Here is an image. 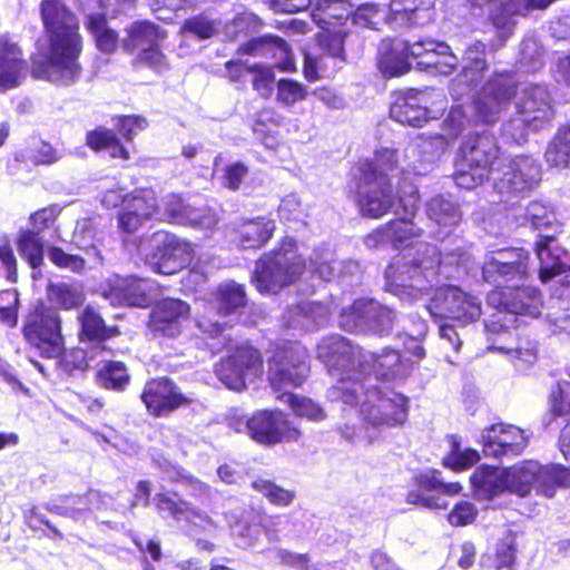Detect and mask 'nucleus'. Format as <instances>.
<instances>
[{
    "instance_id": "nucleus-1",
    "label": "nucleus",
    "mask_w": 570,
    "mask_h": 570,
    "mask_svg": "<svg viewBox=\"0 0 570 570\" xmlns=\"http://www.w3.org/2000/svg\"><path fill=\"white\" fill-rule=\"evenodd\" d=\"M38 10L47 49L37 47L30 55L31 76L57 86H71L82 75L79 19L65 0H40Z\"/></svg>"
},
{
    "instance_id": "nucleus-2",
    "label": "nucleus",
    "mask_w": 570,
    "mask_h": 570,
    "mask_svg": "<svg viewBox=\"0 0 570 570\" xmlns=\"http://www.w3.org/2000/svg\"><path fill=\"white\" fill-rule=\"evenodd\" d=\"M397 167L395 150L385 149L374 160L358 161L347 184V195L363 217L379 219L396 203L389 170Z\"/></svg>"
},
{
    "instance_id": "nucleus-3",
    "label": "nucleus",
    "mask_w": 570,
    "mask_h": 570,
    "mask_svg": "<svg viewBox=\"0 0 570 570\" xmlns=\"http://www.w3.org/2000/svg\"><path fill=\"white\" fill-rule=\"evenodd\" d=\"M306 268V259L298 252L297 239L285 235L272 249L264 252L255 261L250 282L263 295L278 294L296 284Z\"/></svg>"
},
{
    "instance_id": "nucleus-4",
    "label": "nucleus",
    "mask_w": 570,
    "mask_h": 570,
    "mask_svg": "<svg viewBox=\"0 0 570 570\" xmlns=\"http://www.w3.org/2000/svg\"><path fill=\"white\" fill-rule=\"evenodd\" d=\"M504 160L505 156L493 134L470 132L455 153L458 169L453 173V179L459 187L473 189L489 180L494 171H500Z\"/></svg>"
},
{
    "instance_id": "nucleus-5",
    "label": "nucleus",
    "mask_w": 570,
    "mask_h": 570,
    "mask_svg": "<svg viewBox=\"0 0 570 570\" xmlns=\"http://www.w3.org/2000/svg\"><path fill=\"white\" fill-rule=\"evenodd\" d=\"M411 259L394 258L385 269V287L395 295L415 297L422 294L431 278L440 274L441 253L430 244H424Z\"/></svg>"
},
{
    "instance_id": "nucleus-6",
    "label": "nucleus",
    "mask_w": 570,
    "mask_h": 570,
    "mask_svg": "<svg viewBox=\"0 0 570 570\" xmlns=\"http://www.w3.org/2000/svg\"><path fill=\"white\" fill-rule=\"evenodd\" d=\"M20 333L27 346L42 358H56L63 347L62 320L58 309L38 298L22 314Z\"/></svg>"
},
{
    "instance_id": "nucleus-7",
    "label": "nucleus",
    "mask_w": 570,
    "mask_h": 570,
    "mask_svg": "<svg viewBox=\"0 0 570 570\" xmlns=\"http://www.w3.org/2000/svg\"><path fill=\"white\" fill-rule=\"evenodd\" d=\"M228 424L236 430L244 424L248 436L264 446L297 443L303 436L301 429L281 409L257 410L246 420L230 417Z\"/></svg>"
},
{
    "instance_id": "nucleus-8",
    "label": "nucleus",
    "mask_w": 570,
    "mask_h": 570,
    "mask_svg": "<svg viewBox=\"0 0 570 570\" xmlns=\"http://www.w3.org/2000/svg\"><path fill=\"white\" fill-rule=\"evenodd\" d=\"M116 130L98 126L85 135V145L94 153L108 151L111 159L128 161L129 149L121 141L131 142L138 132L148 127V120L141 115H119L115 117Z\"/></svg>"
},
{
    "instance_id": "nucleus-9",
    "label": "nucleus",
    "mask_w": 570,
    "mask_h": 570,
    "mask_svg": "<svg viewBox=\"0 0 570 570\" xmlns=\"http://www.w3.org/2000/svg\"><path fill=\"white\" fill-rule=\"evenodd\" d=\"M307 350L298 343L287 342L277 346L268 360L267 379L274 391L287 386L299 387L308 372Z\"/></svg>"
},
{
    "instance_id": "nucleus-10",
    "label": "nucleus",
    "mask_w": 570,
    "mask_h": 570,
    "mask_svg": "<svg viewBox=\"0 0 570 570\" xmlns=\"http://www.w3.org/2000/svg\"><path fill=\"white\" fill-rule=\"evenodd\" d=\"M432 316L466 326L479 321L482 315L480 298L456 285L439 287L429 303Z\"/></svg>"
},
{
    "instance_id": "nucleus-11",
    "label": "nucleus",
    "mask_w": 570,
    "mask_h": 570,
    "mask_svg": "<svg viewBox=\"0 0 570 570\" xmlns=\"http://www.w3.org/2000/svg\"><path fill=\"white\" fill-rule=\"evenodd\" d=\"M409 416V399L396 392L387 395L377 386H372L368 400L361 406L362 421L375 429L403 425Z\"/></svg>"
},
{
    "instance_id": "nucleus-12",
    "label": "nucleus",
    "mask_w": 570,
    "mask_h": 570,
    "mask_svg": "<svg viewBox=\"0 0 570 570\" xmlns=\"http://www.w3.org/2000/svg\"><path fill=\"white\" fill-rule=\"evenodd\" d=\"M140 400L145 405L147 414L155 419L168 417L174 412L187 407L194 402L168 376L147 380L141 390Z\"/></svg>"
},
{
    "instance_id": "nucleus-13",
    "label": "nucleus",
    "mask_w": 570,
    "mask_h": 570,
    "mask_svg": "<svg viewBox=\"0 0 570 570\" xmlns=\"http://www.w3.org/2000/svg\"><path fill=\"white\" fill-rule=\"evenodd\" d=\"M191 314L190 305L180 298L163 297L150 308L146 323L153 338L174 340L181 335Z\"/></svg>"
},
{
    "instance_id": "nucleus-14",
    "label": "nucleus",
    "mask_w": 570,
    "mask_h": 570,
    "mask_svg": "<svg viewBox=\"0 0 570 570\" xmlns=\"http://www.w3.org/2000/svg\"><path fill=\"white\" fill-rule=\"evenodd\" d=\"M364 350L342 335H328L317 345V358L332 375L362 374Z\"/></svg>"
},
{
    "instance_id": "nucleus-15",
    "label": "nucleus",
    "mask_w": 570,
    "mask_h": 570,
    "mask_svg": "<svg viewBox=\"0 0 570 570\" xmlns=\"http://www.w3.org/2000/svg\"><path fill=\"white\" fill-rule=\"evenodd\" d=\"M554 116L553 98L548 85L531 83L523 89L512 121L537 131L549 125Z\"/></svg>"
},
{
    "instance_id": "nucleus-16",
    "label": "nucleus",
    "mask_w": 570,
    "mask_h": 570,
    "mask_svg": "<svg viewBox=\"0 0 570 570\" xmlns=\"http://www.w3.org/2000/svg\"><path fill=\"white\" fill-rule=\"evenodd\" d=\"M462 67L450 80L451 96L459 100L473 91L484 79L489 69L487 60V43L482 40L470 42L462 52Z\"/></svg>"
},
{
    "instance_id": "nucleus-17",
    "label": "nucleus",
    "mask_w": 570,
    "mask_h": 570,
    "mask_svg": "<svg viewBox=\"0 0 570 570\" xmlns=\"http://www.w3.org/2000/svg\"><path fill=\"white\" fill-rule=\"evenodd\" d=\"M160 209L159 197L153 187H136L126 206L118 212L117 227L124 235H134L145 222L156 218Z\"/></svg>"
},
{
    "instance_id": "nucleus-18",
    "label": "nucleus",
    "mask_w": 570,
    "mask_h": 570,
    "mask_svg": "<svg viewBox=\"0 0 570 570\" xmlns=\"http://www.w3.org/2000/svg\"><path fill=\"white\" fill-rule=\"evenodd\" d=\"M194 246L173 234H163L161 239L147 255L146 263L160 275H175L186 268L194 258Z\"/></svg>"
},
{
    "instance_id": "nucleus-19",
    "label": "nucleus",
    "mask_w": 570,
    "mask_h": 570,
    "mask_svg": "<svg viewBox=\"0 0 570 570\" xmlns=\"http://www.w3.org/2000/svg\"><path fill=\"white\" fill-rule=\"evenodd\" d=\"M262 365L261 352L253 346L243 345L216 364L215 374L226 387L242 391L246 387V375L261 370Z\"/></svg>"
},
{
    "instance_id": "nucleus-20",
    "label": "nucleus",
    "mask_w": 570,
    "mask_h": 570,
    "mask_svg": "<svg viewBox=\"0 0 570 570\" xmlns=\"http://www.w3.org/2000/svg\"><path fill=\"white\" fill-rule=\"evenodd\" d=\"M497 179L495 187L500 194L523 195L535 187L541 180V168L528 156H505L504 165Z\"/></svg>"
},
{
    "instance_id": "nucleus-21",
    "label": "nucleus",
    "mask_w": 570,
    "mask_h": 570,
    "mask_svg": "<svg viewBox=\"0 0 570 570\" xmlns=\"http://www.w3.org/2000/svg\"><path fill=\"white\" fill-rule=\"evenodd\" d=\"M489 299L498 309L511 315L537 318L541 315L542 294L533 286H499L489 294Z\"/></svg>"
},
{
    "instance_id": "nucleus-22",
    "label": "nucleus",
    "mask_w": 570,
    "mask_h": 570,
    "mask_svg": "<svg viewBox=\"0 0 570 570\" xmlns=\"http://www.w3.org/2000/svg\"><path fill=\"white\" fill-rule=\"evenodd\" d=\"M394 318L393 309L374 301L356 299L341 312L340 325L350 332H357L364 327L389 331L392 328Z\"/></svg>"
},
{
    "instance_id": "nucleus-23",
    "label": "nucleus",
    "mask_w": 570,
    "mask_h": 570,
    "mask_svg": "<svg viewBox=\"0 0 570 570\" xmlns=\"http://www.w3.org/2000/svg\"><path fill=\"white\" fill-rule=\"evenodd\" d=\"M481 445L483 454L489 458L515 456L528 446V438L515 425L494 423L483 430Z\"/></svg>"
},
{
    "instance_id": "nucleus-24",
    "label": "nucleus",
    "mask_w": 570,
    "mask_h": 570,
    "mask_svg": "<svg viewBox=\"0 0 570 570\" xmlns=\"http://www.w3.org/2000/svg\"><path fill=\"white\" fill-rule=\"evenodd\" d=\"M505 259L492 258L484 268V279L499 286H509L512 281H524L531 276L530 254L522 248L504 249Z\"/></svg>"
},
{
    "instance_id": "nucleus-25",
    "label": "nucleus",
    "mask_w": 570,
    "mask_h": 570,
    "mask_svg": "<svg viewBox=\"0 0 570 570\" xmlns=\"http://www.w3.org/2000/svg\"><path fill=\"white\" fill-rule=\"evenodd\" d=\"M237 53L252 56L269 61V66L282 71L294 70L289 45L279 36L263 35L240 43Z\"/></svg>"
},
{
    "instance_id": "nucleus-26",
    "label": "nucleus",
    "mask_w": 570,
    "mask_h": 570,
    "mask_svg": "<svg viewBox=\"0 0 570 570\" xmlns=\"http://www.w3.org/2000/svg\"><path fill=\"white\" fill-rule=\"evenodd\" d=\"M534 250L540 262L539 278L542 283L570 272V253L558 243L557 235H539Z\"/></svg>"
},
{
    "instance_id": "nucleus-27",
    "label": "nucleus",
    "mask_w": 570,
    "mask_h": 570,
    "mask_svg": "<svg viewBox=\"0 0 570 570\" xmlns=\"http://www.w3.org/2000/svg\"><path fill=\"white\" fill-rule=\"evenodd\" d=\"M31 73V62L24 59L21 47L16 42L0 41V92L19 87Z\"/></svg>"
},
{
    "instance_id": "nucleus-28",
    "label": "nucleus",
    "mask_w": 570,
    "mask_h": 570,
    "mask_svg": "<svg viewBox=\"0 0 570 570\" xmlns=\"http://www.w3.org/2000/svg\"><path fill=\"white\" fill-rule=\"evenodd\" d=\"M276 230L274 219L266 216L244 219L232 228V240L243 249L263 248Z\"/></svg>"
},
{
    "instance_id": "nucleus-29",
    "label": "nucleus",
    "mask_w": 570,
    "mask_h": 570,
    "mask_svg": "<svg viewBox=\"0 0 570 570\" xmlns=\"http://www.w3.org/2000/svg\"><path fill=\"white\" fill-rule=\"evenodd\" d=\"M519 532L512 529L502 531L491 548L482 554V566L491 570H517Z\"/></svg>"
},
{
    "instance_id": "nucleus-30",
    "label": "nucleus",
    "mask_w": 570,
    "mask_h": 570,
    "mask_svg": "<svg viewBox=\"0 0 570 570\" xmlns=\"http://www.w3.org/2000/svg\"><path fill=\"white\" fill-rule=\"evenodd\" d=\"M365 375L358 373H345L335 375L336 382L327 389V397L333 402H341L351 407L361 406L364 401L368 400V393L372 387H366L363 377Z\"/></svg>"
},
{
    "instance_id": "nucleus-31",
    "label": "nucleus",
    "mask_w": 570,
    "mask_h": 570,
    "mask_svg": "<svg viewBox=\"0 0 570 570\" xmlns=\"http://www.w3.org/2000/svg\"><path fill=\"white\" fill-rule=\"evenodd\" d=\"M434 9L435 0H391L389 20L399 26H421Z\"/></svg>"
},
{
    "instance_id": "nucleus-32",
    "label": "nucleus",
    "mask_w": 570,
    "mask_h": 570,
    "mask_svg": "<svg viewBox=\"0 0 570 570\" xmlns=\"http://www.w3.org/2000/svg\"><path fill=\"white\" fill-rule=\"evenodd\" d=\"M126 36L121 40L125 52L132 55L146 46L161 42L167 31L151 20H135L125 28Z\"/></svg>"
},
{
    "instance_id": "nucleus-33",
    "label": "nucleus",
    "mask_w": 570,
    "mask_h": 570,
    "mask_svg": "<svg viewBox=\"0 0 570 570\" xmlns=\"http://www.w3.org/2000/svg\"><path fill=\"white\" fill-rule=\"evenodd\" d=\"M379 68L387 77L404 75L411 69L407 41L401 38L385 40L380 50Z\"/></svg>"
},
{
    "instance_id": "nucleus-34",
    "label": "nucleus",
    "mask_w": 570,
    "mask_h": 570,
    "mask_svg": "<svg viewBox=\"0 0 570 570\" xmlns=\"http://www.w3.org/2000/svg\"><path fill=\"white\" fill-rule=\"evenodd\" d=\"M470 482L478 500L490 501L508 492L504 468L480 465L471 474Z\"/></svg>"
},
{
    "instance_id": "nucleus-35",
    "label": "nucleus",
    "mask_w": 570,
    "mask_h": 570,
    "mask_svg": "<svg viewBox=\"0 0 570 570\" xmlns=\"http://www.w3.org/2000/svg\"><path fill=\"white\" fill-rule=\"evenodd\" d=\"M78 321L80 324L79 336L82 342L100 345L121 334L118 325L107 326L100 313L91 305H87L82 309Z\"/></svg>"
},
{
    "instance_id": "nucleus-36",
    "label": "nucleus",
    "mask_w": 570,
    "mask_h": 570,
    "mask_svg": "<svg viewBox=\"0 0 570 570\" xmlns=\"http://www.w3.org/2000/svg\"><path fill=\"white\" fill-rule=\"evenodd\" d=\"M363 356L362 375H374L380 380H389L401 373L402 357L395 350H383L381 354L364 351Z\"/></svg>"
},
{
    "instance_id": "nucleus-37",
    "label": "nucleus",
    "mask_w": 570,
    "mask_h": 570,
    "mask_svg": "<svg viewBox=\"0 0 570 570\" xmlns=\"http://www.w3.org/2000/svg\"><path fill=\"white\" fill-rule=\"evenodd\" d=\"M570 487V468L558 463L541 464L535 461V492L552 498L558 488Z\"/></svg>"
},
{
    "instance_id": "nucleus-38",
    "label": "nucleus",
    "mask_w": 570,
    "mask_h": 570,
    "mask_svg": "<svg viewBox=\"0 0 570 570\" xmlns=\"http://www.w3.org/2000/svg\"><path fill=\"white\" fill-rule=\"evenodd\" d=\"M519 82L512 70L493 71L482 87L487 99L508 106L518 92Z\"/></svg>"
},
{
    "instance_id": "nucleus-39",
    "label": "nucleus",
    "mask_w": 570,
    "mask_h": 570,
    "mask_svg": "<svg viewBox=\"0 0 570 570\" xmlns=\"http://www.w3.org/2000/svg\"><path fill=\"white\" fill-rule=\"evenodd\" d=\"M504 474L508 492L525 498L535 488V460H522L504 468Z\"/></svg>"
},
{
    "instance_id": "nucleus-40",
    "label": "nucleus",
    "mask_w": 570,
    "mask_h": 570,
    "mask_svg": "<svg viewBox=\"0 0 570 570\" xmlns=\"http://www.w3.org/2000/svg\"><path fill=\"white\" fill-rule=\"evenodd\" d=\"M215 304L220 316L242 314L247 306L245 286L234 281L220 284L215 293Z\"/></svg>"
},
{
    "instance_id": "nucleus-41",
    "label": "nucleus",
    "mask_w": 570,
    "mask_h": 570,
    "mask_svg": "<svg viewBox=\"0 0 570 570\" xmlns=\"http://www.w3.org/2000/svg\"><path fill=\"white\" fill-rule=\"evenodd\" d=\"M153 503L160 517L170 518L175 521H180L188 515H199L198 510L175 490L157 492Z\"/></svg>"
},
{
    "instance_id": "nucleus-42",
    "label": "nucleus",
    "mask_w": 570,
    "mask_h": 570,
    "mask_svg": "<svg viewBox=\"0 0 570 570\" xmlns=\"http://www.w3.org/2000/svg\"><path fill=\"white\" fill-rule=\"evenodd\" d=\"M95 491L85 493H67L57 495L47 504L46 509L55 514L77 519L92 510V497Z\"/></svg>"
},
{
    "instance_id": "nucleus-43",
    "label": "nucleus",
    "mask_w": 570,
    "mask_h": 570,
    "mask_svg": "<svg viewBox=\"0 0 570 570\" xmlns=\"http://www.w3.org/2000/svg\"><path fill=\"white\" fill-rule=\"evenodd\" d=\"M391 116L397 122L412 127H422L430 118V110L414 95L396 99L391 107Z\"/></svg>"
},
{
    "instance_id": "nucleus-44",
    "label": "nucleus",
    "mask_w": 570,
    "mask_h": 570,
    "mask_svg": "<svg viewBox=\"0 0 570 570\" xmlns=\"http://www.w3.org/2000/svg\"><path fill=\"white\" fill-rule=\"evenodd\" d=\"M85 27L92 36L95 45L100 52L111 55L117 50L119 35L116 30L108 27L106 13L92 12L88 14Z\"/></svg>"
},
{
    "instance_id": "nucleus-45",
    "label": "nucleus",
    "mask_w": 570,
    "mask_h": 570,
    "mask_svg": "<svg viewBox=\"0 0 570 570\" xmlns=\"http://www.w3.org/2000/svg\"><path fill=\"white\" fill-rule=\"evenodd\" d=\"M47 303L55 306L58 311H71L80 308L85 301V293L77 286L69 283H48L46 285Z\"/></svg>"
},
{
    "instance_id": "nucleus-46",
    "label": "nucleus",
    "mask_w": 570,
    "mask_h": 570,
    "mask_svg": "<svg viewBox=\"0 0 570 570\" xmlns=\"http://www.w3.org/2000/svg\"><path fill=\"white\" fill-rule=\"evenodd\" d=\"M423 230L417 227L410 219H392L382 229L377 230L374 235L367 237H377L383 234L386 235L392 246L396 249L407 247L412 244L414 238H419Z\"/></svg>"
},
{
    "instance_id": "nucleus-47",
    "label": "nucleus",
    "mask_w": 570,
    "mask_h": 570,
    "mask_svg": "<svg viewBox=\"0 0 570 570\" xmlns=\"http://www.w3.org/2000/svg\"><path fill=\"white\" fill-rule=\"evenodd\" d=\"M130 380L128 367L122 361H106L96 373L98 385L108 391L122 392Z\"/></svg>"
},
{
    "instance_id": "nucleus-48",
    "label": "nucleus",
    "mask_w": 570,
    "mask_h": 570,
    "mask_svg": "<svg viewBox=\"0 0 570 570\" xmlns=\"http://www.w3.org/2000/svg\"><path fill=\"white\" fill-rule=\"evenodd\" d=\"M428 216L440 228H443L445 234H449L461 222L459 206L442 196H435L429 202Z\"/></svg>"
},
{
    "instance_id": "nucleus-49",
    "label": "nucleus",
    "mask_w": 570,
    "mask_h": 570,
    "mask_svg": "<svg viewBox=\"0 0 570 570\" xmlns=\"http://www.w3.org/2000/svg\"><path fill=\"white\" fill-rule=\"evenodd\" d=\"M16 245L21 258L32 269H40L45 263V244L41 235L31 229L19 233Z\"/></svg>"
},
{
    "instance_id": "nucleus-50",
    "label": "nucleus",
    "mask_w": 570,
    "mask_h": 570,
    "mask_svg": "<svg viewBox=\"0 0 570 570\" xmlns=\"http://www.w3.org/2000/svg\"><path fill=\"white\" fill-rule=\"evenodd\" d=\"M252 490L262 494L272 505L286 508L296 499V491L286 489L277 484L275 481L256 476L249 483Z\"/></svg>"
},
{
    "instance_id": "nucleus-51",
    "label": "nucleus",
    "mask_w": 570,
    "mask_h": 570,
    "mask_svg": "<svg viewBox=\"0 0 570 570\" xmlns=\"http://www.w3.org/2000/svg\"><path fill=\"white\" fill-rule=\"evenodd\" d=\"M134 69H149L156 75H161L170 69V62L163 51L160 42L146 46L136 52L130 61Z\"/></svg>"
},
{
    "instance_id": "nucleus-52",
    "label": "nucleus",
    "mask_w": 570,
    "mask_h": 570,
    "mask_svg": "<svg viewBox=\"0 0 570 570\" xmlns=\"http://www.w3.org/2000/svg\"><path fill=\"white\" fill-rule=\"evenodd\" d=\"M459 66L458 57L452 52L451 47L446 43V48H434L433 55L428 59L417 62V69L431 75L450 76Z\"/></svg>"
},
{
    "instance_id": "nucleus-53",
    "label": "nucleus",
    "mask_w": 570,
    "mask_h": 570,
    "mask_svg": "<svg viewBox=\"0 0 570 570\" xmlns=\"http://www.w3.org/2000/svg\"><path fill=\"white\" fill-rule=\"evenodd\" d=\"M547 161L558 168H570V126L560 128L546 150Z\"/></svg>"
},
{
    "instance_id": "nucleus-54",
    "label": "nucleus",
    "mask_w": 570,
    "mask_h": 570,
    "mask_svg": "<svg viewBox=\"0 0 570 570\" xmlns=\"http://www.w3.org/2000/svg\"><path fill=\"white\" fill-rule=\"evenodd\" d=\"M351 16L352 10L336 1L321 9L314 17L322 30H337L346 29V22Z\"/></svg>"
},
{
    "instance_id": "nucleus-55",
    "label": "nucleus",
    "mask_w": 570,
    "mask_h": 570,
    "mask_svg": "<svg viewBox=\"0 0 570 570\" xmlns=\"http://www.w3.org/2000/svg\"><path fill=\"white\" fill-rule=\"evenodd\" d=\"M348 35L347 29L322 30L318 35V43L322 48L324 59H333L343 62L346 60L345 38Z\"/></svg>"
},
{
    "instance_id": "nucleus-56",
    "label": "nucleus",
    "mask_w": 570,
    "mask_h": 570,
    "mask_svg": "<svg viewBox=\"0 0 570 570\" xmlns=\"http://www.w3.org/2000/svg\"><path fill=\"white\" fill-rule=\"evenodd\" d=\"M278 399L287 403L298 416H304L313 421H320L325 417L324 410L306 396L295 393H284L279 395Z\"/></svg>"
},
{
    "instance_id": "nucleus-57",
    "label": "nucleus",
    "mask_w": 570,
    "mask_h": 570,
    "mask_svg": "<svg viewBox=\"0 0 570 570\" xmlns=\"http://www.w3.org/2000/svg\"><path fill=\"white\" fill-rule=\"evenodd\" d=\"M499 351L511 356L514 365L520 370L533 366L539 358L538 344L532 341H520L514 348L498 347Z\"/></svg>"
},
{
    "instance_id": "nucleus-58",
    "label": "nucleus",
    "mask_w": 570,
    "mask_h": 570,
    "mask_svg": "<svg viewBox=\"0 0 570 570\" xmlns=\"http://www.w3.org/2000/svg\"><path fill=\"white\" fill-rule=\"evenodd\" d=\"M276 89L277 102L286 107L305 100L308 94L303 83L289 78H281L276 82Z\"/></svg>"
},
{
    "instance_id": "nucleus-59",
    "label": "nucleus",
    "mask_w": 570,
    "mask_h": 570,
    "mask_svg": "<svg viewBox=\"0 0 570 570\" xmlns=\"http://www.w3.org/2000/svg\"><path fill=\"white\" fill-rule=\"evenodd\" d=\"M49 261L58 268L69 269L80 274L86 269V261L82 256L67 253L62 247L50 245L47 248Z\"/></svg>"
},
{
    "instance_id": "nucleus-60",
    "label": "nucleus",
    "mask_w": 570,
    "mask_h": 570,
    "mask_svg": "<svg viewBox=\"0 0 570 570\" xmlns=\"http://www.w3.org/2000/svg\"><path fill=\"white\" fill-rule=\"evenodd\" d=\"M181 31L199 40H205L217 33V24L215 20L204 13H199L185 19L181 24Z\"/></svg>"
},
{
    "instance_id": "nucleus-61",
    "label": "nucleus",
    "mask_w": 570,
    "mask_h": 570,
    "mask_svg": "<svg viewBox=\"0 0 570 570\" xmlns=\"http://www.w3.org/2000/svg\"><path fill=\"white\" fill-rule=\"evenodd\" d=\"M550 414L554 417L570 414V382L559 381L549 392Z\"/></svg>"
},
{
    "instance_id": "nucleus-62",
    "label": "nucleus",
    "mask_w": 570,
    "mask_h": 570,
    "mask_svg": "<svg viewBox=\"0 0 570 570\" xmlns=\"http://www.w3.org/2000/svg\"><path fill=\"white\" fill-rule=\"evenodd\" d=\"M274 67L253 63L250 83L255 91H257L263 98H269L273 91V85L275 81V75L273 71Z\"/></svg>"
},
{
    "instance_id": "nucleus-63",
    "label": "nucleus",
    "mask_w": 570,
    "mask_h": 570,
    "mask_svg": "<svg viewBox=\"0 0 570 570\" xmlns=\"http://www.w3.org/2000/svg\"><path fill=\"white\" fill-rule=\"evenodd\" d=\"M183 224H188L191 227L199 229H214L218 224V217L215 210L208 206L191 207L189 206Z\"/></svg>"
},
{
    "instance_id": "nucleus-64",
    "label": "nucleus",
    "mask_w": 570,
    "mask_h": 570,
    "mask_svg": "<svg viewBox=\"0 0 570 570\" xmlns=\"http://www.w3.org/2000/svg\"><path fill=\"white\" fill-rule=\"evenodd\" d=\"M468 121L463 106H452L442 122V129L451 140H455L465 129Z\"/></svg>"
}]
</instances>
